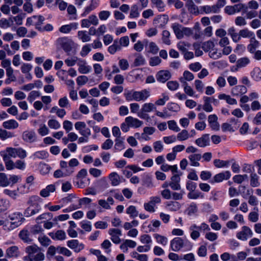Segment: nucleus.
<instances>
[{
  "label": "nucleus",
  "instance_id": "obj_1",
  "mask_svg": "<svg viewBox=\"0 0 261 261\" xmlns=\"http://www.w3.org/2000/svg\"><path fill=\"white\" fill-rule=\"evenodd\" d=\"M40 198L38 196H31L27 202L29 206L23 212L24 216L26 217L32 216L39 213L41 210V205L39 203Z\"/></svg>",
  "mask_w": 261,
  "mask_h": 261
},
{
  "label": "nucleus",
  "instance_id": "obj_2",
  "mask_svg": "<svg viewBox=\"0 0 261 261\" xmlns=\"http://www.w3.org/2000/svg\"><path fill=\"white\" fill-rule=\"evenodd\" d=\"M8 218L11 221L10 225L8 227L6 224L4 225V229L11 230L20 226L24 221V218L20 212H15L8 215Z\"/></svg>",
  "mask_w": 261,
  "mask_h": 261
},
{
  "label": "nucleus",
  "instance_id": "obj_3",
  "mask_svg": "<svg viewBox=\"0 0 261 261\" xmlns=\"http://www.w3.org/2000/svg\"><path fill=\"white\" fill-rule=\"evenodd\" d=\"M156 109L155 105L151 102L144 103L141 107V110L138 113V116L140 118L148 120L149 117L148 113H150Z\"/></svg>",
  "mask_w": 261,
  "mask_h": 261
},
{
  "label": "nucleus",
  "instance_id": "obj_4",
  "mask_svg": "<svg viewBox=\"0 0 261 261\" xmlns=\"http://www.w3.org/2000/svg\"><path fill=\"white\" fill-rule=\"evenodd\" d=\"M57 45L66 53L70 52L74 47V42L67 37H61L57 40Z\"/></svg>",
  "mask_w": 261,
  "mask_h": 261
},
{
  "label": "nucleus",
  "instance_id": "obj_5",
  "mask_svg": "<svg viewBox=\"0 0 261 261\" xmlns=\"http://www.w3.org/2000/svg\"><path fill=\"white\" fill-rule=\"evenodd\" d=\"M189 242L186 241L179 237H176L172 240L170 242V247L172 251L177 252L183 248Z\"/></svg>",
  "mask_w": 261,
  "mask_h": 261
},
{
  "label": "nucleus",
  "instance_id": "obj_6",
  "mask_svg": "<svg viewBox=\"0 0 261 261\" xmlns=\"http://www.w3.org/2000/svg\"><path fill=\"white\" fill-rule=\"evenodd\" d=\"M22 139L25 143H33L37 141V136L33 130H27L22 134Z\"/></svg>",
  "mask_w": 261,
  "mask_h": 261
},
{
  "label": "nucleus",
  "instance_id": "obj_7",
  "mask_svg": "<svg viewBox=\"0 0 261 261\" xmlns=\"http://www.w3.org/2000/svg\"><path fill=\"white\" fill-rule=\"evenodd\" d=\"M242 10H244L246 11V10H247V7L246 6L245 4L241 3L232 6H227L225 7L224 9L225 13L228 15L234 14L237 12H240Z\"/></svg>",
  "mask_w": 261,
  "mask_h": 261
},
{
  "label": "nucleus",
  "instance_id": "obj_8",
  "mask_svg": "<svg viewBox=\"0 0 261 261\" xmlns=\"http://www.w3.org/2000/svg\"><path fill=\"white\" fill-rule=\"evenodd\" d=\"M253 235V232L251 229L246 226L242 227V230L237 234V237L238 239L245 241L248 237H251Z\"/></svg>",
  "mask_w": 261,
  "mask_h": 261
},
{
  "label": "nucleus",
  "instance_id": "obj_9",
  "mask_svg": "<svg viewBox=\"0 0 261 261\" xmlns=\"http://www.w3.org/2000/svg\"><path fill=\"white\" fill-rule=\"evenodd\" d=\"M109 234L111 236V239L115 244H119L121 242L120 236L122 235L120 229L111 228L109 230Z\"/></svg>",
  "mask_w": 261,
  "mask_h": 261
},
{
  "label": "nucleus",
  "instance_id": "obj_10",
  "mask_svg": "<svg viewBox=\"0 0 261 261\" xmlns=\"http://www.w3.org/2000/svg\"><path fill=\"white\" fill-rule=\"evenodd\" d=\"M77 64L79 66L78 70L80 73L87 74L91 70V66L87 65L85 60L79 59Z\"/></svg>",
  "mask_w": 261,
  "mask_h": 261
},
{
  "label": "nucleus",
  "instance_id": "obj_11",
  "mask_svg": "<svg viewBox=\"0 0 261 261\" xmlns=\"http://www.w3.org/2000/svg\"><path fill=\"white\" fill-rule=\"evenodd\" d=\"M195 144L200 147H204L210 145V140L208 134H205L195 141Z\"/></svg>",
  "mask_w": 261,
  "mask_h": 261
},
{
  "label": "nucleus",
  "instance_id": "obj_12",
  "mask_svg": "<svg viewBox=\"0 0 261 261\" xmlns=\"http://www.w3.org/2000/svg\"><path fill=\"white\" fill-rule=\"evenodd\" d=\"M171 77V73L168 70H160L156 74V79L161 83H165Z\"/></svg>",
  "mask_w": 261,
  "mask_h": 261
},
{
  "label": "nucleus",
  "instance_id": "obj_13",
  "mask_svg": "<svg viewBox=\"0 0 261 261\" xmlns=\"http://www.w3.org/2000/svg\"><path fill=\"white\" fill-rule=\"evenodd\" d=\"M247 92V88L244 85H237L231 89V94L233 96H240L245 94Z\"/></svg>",
  "mask_w": 261,
  "mask_h": 261
},
{
  "label": "nucleus",
  "instance_id": "obj_14",
  "mask_svg": "<svg viewBox=\"0 0 261 261\" xmlns=\"http://www.w3.org/2000/svg\"><path fill=\"white\" fill-rule=\"evenodd\" d=\"M180 181L179 175L174 174L171 177V181L169 182V186L173 190H179L181 189Z\"/></svg>",
  "mask_w": 261,
  "mask_h": 261
},
{
  "label": "nucleus",
  "instance_id": "obj_15",
  "mask_svg": "<svg viewBox=\"0 0 261 261\" xmlns=\"http://www.w3.org/2000/svg\"><path fill=\"white\" fill-rule=\"evenodd\" d=\"M67 246L73 249L75 252H79L84 248V245L82 243H79L77 240H72L68 241L67 243Z\"/></svg>",
  "mask_w": 261,
  "mask_h": 261
},
{
  "label": "nucleus",
  "instance_id": "obj_16",
  "mask_svg": "<svg viewBox=\"0 0 261 261\" xmlns=\"http://www.w3.org/2000/svg\"><path fill=\"white\" fill-rule=\"evenodd\" d=\"M125 121L126 123L128 124L131 127L138 128L141 126L143 124V121L132 116L126 117Z\"/></svg>",
  "mask_w": 261,
  "mask_h": 261
},
{
  "label": "nucleus",
  "instance_id": "obj_17",
  "mask_svg": "<svg viewBox=\"0 0 261 261\" xmlns=\"http://www.w3.org/2000/svg\"><path fill=\"white\" fill-rule=\"evenodd\" d=\"M136 101H145L150 95V92L147 89H143L141 91H135Z\"/></svg>",
  "mask_w": 261,
  "mask_h": 261
},
{
  "label": "nucleus",
  "instance_id": "obj_18",
  "mask_svg": "<svg viewBox=\"0 0 261 261\" xmlns=\"http://www.w3.org/2000/svg\"><path fill=\"white\" fill-rule=\"evenodd\" d=\"M231 176L230 172L229 171H226L215 175L213 177L214 182H220L223 180H227Z\"/></svg>",
  "mask_w": 261,
  "mask_h": 261
},
{
  "label": "nucleus",
  "instance_id": "obj_19",
  "mask_svg": "<svg viewBox=\"0 0 261 261\" xmlns=\"http://www.w3.org/2000/svg\"><path fill=\"white\" fill-rule=\"evenodd\" d=\"M208 122L211 128L215 130H218L220 128V125L218 122V117L216 115H210L208 117Z\"/></svg>",
  "mask_w": 261,
  "mask_h": 261
},
{
  "label": "nucleus",
  "instance_id": "obj_20",
  "mask_svg": "<svg viewBox=\"0 0 261 261\" xmlns=\"http://www.w3.org/2000/svg\"><path fill=\"white\" fill-rule=\"evenodd\" d=\"M16 153H17V148H13V147H7L6 150L0 152V155L4 157L5 155H7L8 159H10L11 158H16Z\"/></svg>",
  "mask_w": 261,
  "mask_h": 261
},
{
  "label": "nucleus",
  "instance_id": "obj_21",
  "mask_svg": "<svg viewBox=\"0 0 261 261\" xmlns=\"http://www.w3.org/2000/svg\"><path fill=\"white\" fill-rule=\"evenodd\" d=\"M171 28L177 39H181L183 38L182 29H184V27L182 25L178 23H174L172 24Z\"/></svg>",
  "mask_w": 261,
  "mask_h": 261
},
{
  "label": "nucleus",
  "instance_id": "obj_22",
  "mask_svg": "<svg viewBox=\"0 0 261 261\" xmlns=\"http://www.w3.org/2000/svg\"><path fill=\"white\" fill-rule=\"evenodd\" d=\"M99 4V0H91L90 5L86 7L85 11L82 14V16H85L88 14L91 11L95 10Z\"/></svg>",
  "mask_w": 261,
  "mask_h": 261
},
{
  "label": "nucleus",
  "instance_id": "obj_23",
  "mask_svg": "<svg viewBox=\"0 0 261 261\" xmlns=\"http://www.w3.org/2000/svg\"><path fill=\"white\" fill-rule=\"evenodd\" d=\"M143 43H145L147 52L151 53L153 55L156 54L159 50V48L157 45L153 42H149L148 44L147 40H144Z\"/></svg>",
  "mask_w": 261,
  "mask_h": 261
},
{
  "label": "nucleus",
  "instance_id": "obj_24",
  "mask_svg": "<svg viewBox=\"0 0 261 261\" xmlns=\"http://www.w3.org/2000/svg\"><path fill=\"white\" fill-rule=\"evenodd\" d=\"M189 160L190 162V165L193 167H198L200 166V164L198 162L201 159V155L199 153H195L190 155L188 157Z\"/></svg>",
  "mask_w": 261,
  "mask_h": 261
},
{
  "label": "nucleus",
  "instance_id": "obj_25",
  "mask_svg": "<svg viewBox=\"0 0 261 261\" xmlns=\"http://www.w3.org/2000/svg\"><path fill=\"white\" fill-rule=\"evenodd\" d=\"M18 126V123L14 119L6 121L3 123V127L8 129H16Z\"/></svg>",
  "mask_w": 261,
  "mask_h": 261
},
{
  "label": "nucleus",
  "instance_id": "obj_26",
  "mask_svg": "<svg viewBox=\"0 0 261 261\" xmlns=\"http://www.w3.org/2000/svg\"><path fill=\"white\" fill-rule=\"evenodd\" d=\"M19 238L25 243H30L32 241L30 232L27 229L21 230L19 233Z\"/></svg>",
  "mask_w": 261,
  "mask_h": 261
},
{
  "label": "nucleus",
  "instance_id": "obj_27",
  "mask_svg": "<svg viewBox=\"0 0 261 261\" xmlns=\"http://www.w3.org/2000/svg\"><path fill=\"white\" fill-rule=\"evenodd\" d=\"M49 236L53 240H64L66 239V233L62 230H59L55 233L50 232L49 233Z\"/></svg>",
  "mask_w": 261,
  "mask_h": 261
},
{
  "label": "nucleus",
  "instance_id": "obj_28",
  "mask_svg": "<svg viewBox=\"0 0 261 261\" xmlns=\"http://www.w3.org/2000/svg\"><path fill=\"white\" fill-rule=\"evenodd\" d=\"M6 257L8 258L17 257L19 254L18 248L16 246L8 248L6 251Z\"/></svg>",
  "mask_w": 261,
  "mask_h": 261
},
{
  "label": "nucleus",
  "instance_id": "obj_29",
  "mask_svg": "<svg viewBox=\"0 0 261 261\" xmlns=\"http://www.w3.org/2000/svg\"><path fill=\"white\" fill-rule=\"evenodd\" d=\"M194 78V74L191 72L186 70L183 73V76L179 79L181 84L187 83V81H191Z\"/></svg>",
  "mask_w": 261,
  "mask_h": 261
},
{
  "label": "nucleus",
  "instance_id": "obj_30",
  "mask_svg": "<svg viewBox=\"0 0 261 261\" xmlns=\"http://www.w3.org/2000/svg\"><path fill=\"white\" fill-rule=\"evenodd\" d=\"M55 190V185H49L40 191V195L43 197H46L49 195L50 192H54Z\"/></svg>",
  "mask_w": 261,
  "mask_h": 261
},
{
  "label": "nucleus",
  "instance_id": "obj_31",
  "mask_svg": "<svg viewBox=\"0 0 261 261\" xmlns=\"http://www.w3.org/2000/svg\"><path fill=\"white\" fill-rule=\"evenodd\" d=\"M109 178L113 186H117L120 183V177L116 172H112L109 174Z\"/></svg>",
  "mask_w": 261,
  "mask_h": 261
},
{
  "label": "nucleus",
  "instance_id": "obj_32",
  "mask_svg": "<svg viewBox=\"0 0 261 261\" xmlns=\"http://www.w3.org/2000/svg\"><path fill=\"white\" fill-rule=\"evenodd\" d=\"M259 43L254 37H251L250 43L248 45V50L251 53L255 52V49L259 46Z\"/></svg>",
  "mask_w": 261,
  "mask_h": 261
},
{
  "label": "nucleus",
  "instance_id": "obj_33",
  "mask_svg": "<svg viewBox=\"0 0 261 261\" xmlns=\"http://www.w3.org/2000/svg\"><path fill=\"white\" fill-rule=\"evenodd\" d=\"M228 34L230 36L232 40L234 42H238L241 39L240 34H238L236 32V30L234 27H231L228 29Z\"/></svg>",
  "mask_w": 261,
  "mask_h": 261
},
{
  "label": "nucleus",
  "instance_id": "obj_34",
  "mask_svg": "<svg viewBox=\"0 0 261 261\" xmlns=\"http://www.w3.org/2000/svg\"><path fill=\"white\" fill-rule=\"evenodd\" d=\"M218 98L220 99L225 100L227 103L229 105H233L237 104V101L236 99L231 98L230 95H226L224 93L219 94L218 95Z\"/></svg>",
  "mask_w": 261,
  "mask_h": 261
},
{
  "label": "nucleus",
  "instance_id": "obj_35",
  "mask_svg": "<svg viewBox=\"0 0 261 261\" xmlns=\"http://www.w3.org/2000/svg\"><path fill=\"white\" fill-rule=\"evenodd\" d=\"M77 24L76 23H70V24L62 25L59 29L60 32L63 33H69L72 29H76Z\"/></svg>",
  "mask_w": 261,
  "mask_h": 261
},
{
  "label": "nucleus",
  "instance_id": "obj_36",
  "mask_svg": "<svg viewBox=\"0 0 261 261\" xmlns=\"http://www.w3.org/2000/svg\"><path fill=\"white\" fill-rule=\"evenodd\" d=\"M74 172V170L66 169L65 173L63 172L61 170H57L54 172V176L56 178L62 177L65 176H68Z\"/></svg>",
  "mask_w": 261,
  "mask_h": 261
},
{
  "label": "nucleus",
  "instance_id": "obj_37",
  "mask_svg": "<svg viewBox=\"0 0 261 261\" xmlns=\"http://www.w3.org/2000/svg\"><path fill=\"white\" fill-rule=\"evenodd\" d=\"M2 158L7 170H11L15 169V162L10 159H8L6 155Z\"/></svg>",
  "mask_w": 261,
  "mask_h": 261
},
{
  "label": "nucleus",
  "instance_id": "obj_38",
  "mask_svg": "<svg viewBox=\"0 0 261 261\" xmlns=\"http://www.w3.org/2000/svg\"><path fill=\"white\" fill-rule=\"evenodd\" d=\"M121 47L119 43L118 40H115L113 44L108 48V51L111 54H114L117 51L120 50Z\"/></svg>",
  "mask_w": 261,
  "mask_h": 261
},
{
  "label": "nucleus",
  "instance_id": "obj_39",
  "mask_svg": "<svg viewBox=\"0 0 261 261\" xmlns=\"http://www.w3.org/2000/svg\"><path fill=\"white\" fill-rule=\"evenodd\" d=\"M33 18H34V19L37 20V21L36 22H35V25L36 29L39 31H42L41 24H43V21L45 20L44 17L41 15H39V16L34 15V16H33Z\"/></svg>",
  "mask_w": 261,
  "mask_h": 261
},
{
  "label": "nucleus",
  "instance_id": "obj_40",
  "mask_svg": "<svg viewBox=\"0 0 261 261\" xmlns=\"http://www.w3.org/2000/svg\"><path fill=\"white\" fill-rule=\"evenodd\" d=\"M79 38L83 42L90 41L91 37L86 31H80L77 33Z\"/></svg>",
  "mask_w": 261,
  "mask_h": 261
},
{
  "label": "nucleus",
  "instance_id": "obj_41",
  "mask_svg": "<svg viewBox=\"0 0 261 261\" xmlns=\"http://www.w3.org/2000/svg\"><path fill=\"white\" fill-rule=\"evenodd\" d=\"M10 185V181L7 175L4 173H0V186L7 187Z\"/></svg>",
  "mask_w": 261,
  "mask_h": 261
},
{
  "label": "nucleus",
  "instance_id": "obj_42",
  "mask_svg": "<svg viewBox=\"0 0 261 261\" xmlns=\"http://www.w3.org/2000/svg\"><path fill=\"white\" fill-rule=\"evenodd\" d=\"M251 77L255 81H258L261 79V70L255 67L250 73Z\"/></svg>",
  "mask_w": 261,
  "mask_h": 261
},
{
  "label": "nucleus",
  "instance_id": "obj_43",
  "mask_svg": "<svg viewBox=\"0 0 261 261\" xmlns=\"http://www.w3.org/2000/svg\"><path fill=\"white\" fill-rule=\"evenodd\" d=\"M126 213L128 214L130 218H134L137 217L139 213L137 211L136 207L134 205H130L127 208Z\"/></svg>",
  "mask_w": 261,
  "mask_h": 261
},
{
  "label": "nucleus",
  "instance_id": "obj_44",
  "mask_svg": "<svg viewBox=\"0 0 261 261\" xmlns=\"http://www.w3.org/2000/svg\"><path fill=\"white\" fill-rule=\"evenodd\" d=\"M166 206L171 211H178L180 207L179 203L177 201H169L167 202Z\"/></svg>",
  "mask_w": 261,
  "mask_h": 261
},
{
  "label": "nucleus",
  "instance_id": "obj_45",
  "mask_svg": "<svg viewBox=\"0 0 261 261\" xmlns=\"http://www.w3.org/2000/svg\"><path fill=\"white\" fill-rule=\"evenodd\" d=\"M190 137V134L188 130L183 129L177 135V139L179 141L187 140Z\"/></svg>",
  "mask_w": 261,
  "mask_h": 261
},
{
  "label": "nucleus",
  "instance_id": "obj_46",
  "mask_svg": "<svg viewBox=\"0 0 261 261\" xmlns=\"http://www.w3.org/2000/svg\"><path fill=\"white\" fill-rule=\"evenodd\" d=\"M214 164L217 168L227 167L229 165V162L216 159L214 161Z\"/></svg>",
  "mask_w": 261,
  "mask_h": 261
},
{
  "label": "nucleus",
  "instance_id": "obj_47",
  "mask_svg": "<svg viewBox=\"0 0 261 261\" xmlns=\"http://www.w3.org/2000/svg\"><path fill=\"white\" fill-rule=\"evenodd\" d=\"M201 9L204 11L206 13H218L219 11L218 10V7L216 6L215 5L210 6H203Z\"/></svg>",
  "mask_w": 261,
  "mask_h": 261
},
{
  "label": "nucleus",
  "instance_id": "obj_48",
  "mask_svg": "<svg viewBox=\"0 0 261 261\" xmlns=\"http://www.w3.org/2000/svg\"><path fill=\"white\" fill-rule=\"evenodd\" d=\"M154 237L158 243H160L163 246L167 245L168 242V239L166 237L161 236L158 233H155L154 234Z\"/></svg>",
  "mask_w": 261,
  "mask_h": 261
},
{
  "label": "nucleus",
  "instance_id": "obj_49",
  "mask_svg": "<svg viewBox=\"0 0 261 261\" xmlns=\"http://www.w3.org/2000/svg\"><path fill=\"white\" fill-rule=\"evenodd\" d=\"M125 99L127 101L135 100L136 101L135 91H127L124 93Z\"/></svg>",
  "mask_w": 261,
  "mask_h": 261
},
{
  "label": "nucleus",
  "instance_id": "obj_50",
  "mask_svg": "<svg viewBox=\"0 0 261 261\" xmlns=\"http://www.w3.org/2000/svg\"><path fill=\"white\" fill-rule=\"evenodd\" d=\"M13 137H14V135L12 133L0 128V138L2 140H5L8 138H12Z\"/></svg>",
  "mask_w": 261,
  "mask_h": 261
},
{
  "label": "nucleus",
  "instance_id": "obj_51",
  "mask_svg": "<svg viewBox=\"0 0 261 261\" xmlns=\"http://www.w3.org/2000/svg\"><path fill=\"white\" fill-rule=\"evenodd\" d=\"M250 62V60L247 57H243L239 59L237 62L238 68H242L246 66Z\"/></svg>",
  "mask_w": 261,
  "mask_h": 261
},
{
  "label": "nucleus",
  "instance_id": "obj_52",
  "mask_svg": "<svg viewBox=\"0 0 261 261\" xmlns=\"http://www.w3.org/2000/svg\"><path fill=\"white\" fill-rule=\"evenodd\" d=\"M182 86L186 94L190 96H193L194 95V91L191 86L188 85V83H184V84H182Z\"/></svg>",
  "mask_w": 261,
  "mask_h": 261
},
{
  "label": "nucleus",
  "instance_id": "obj_53",
  "mask_svg": "<svg viewBox=\"0 0 261 261\" xmlns=\"http://www.w3.org/2000/svg\"><path fill=\"white\" fill-rule=\"evenodd\" d=\"M250 185L252 187H256L259 185L258 176L255 173H251L250 175Z\"/></svg>",
  "mask_w": 261,
  "mask_h": 261
},
{
  "label": "nucleus",
  "instance_id": "obj_54",
  "mask_svg": "<svg viewBox=\"0 0 261 261\" xmlns=\"http://www.w3.org/2000/svg\"><path fill=\"white\" fill-rule=\"evenodd\" d=\"M197 211L198 208L197 204L194 202L191 203L186 210L187 214L189 216L195 214L196 213H197Z\"/></svg>",
  "mask_w": 261,
  "mask_h": 261
},
{
  "label": "nucleus",
  "instance_id": "obj_55",
  "mask_svg": "<svg viewBox=\"0 0 261 261\" xmlns=\"http://www.w3.org/2000/svg\"><path fill=\"white\" fill-rule=\"evenodd\" d=\"M186 6L189 11L192 13H195L198 11L197 6L194 4L192 0H188L186 3Z\"/></svg>",
  "mask_w": 261,
  "mask_h": 261
},
{
  "label": "nucleus",
  "instance_id": "obj_56",
  "mask_svg": "<svg viewBox=\"0 0 261 261\" xmlns=\"http://www.w3.org/2000/svg\"><path fill=\"white\" fill-rule=\"evenodd\" d=\"M139 7L135 4L131 7L129 17L130 18H137L139 16Z\"/></svg>",
  "mask_w": 261,
  "mask_h": 261
},
{
  "label": "nucleus",
  "instance_id": "obj_57",
  "mask_svg": "<svg viewBox=\"0 0 261 261\" xmlns=\"http://www.w3.org/2000/svg\"><path fill=\"white\" fill-rule=\"evenodd\" d=\"M188 197L191 199H196L203 198V195L199 191H191L188 194Z\"/></svg>",
  "mask_w": 261,
  "mask_h": 261
},
{
  "label": "nucleus",
  "instance_id": "obj_58",
  "mask_svg": "<svg viewBox=\"0 0 261 261\" xmlns=\"http://www.w3.org/2000/svg\"><path fill=\"white\" fill-rule=\"evenodd\" d=\"M40 251V248L36 245L29 246L25 248V251L28 254L34 255V254Z\"/></svg>",
  "mask_w": 261,
  "mask_h": 261
},
{
  "label": "nucleus",
  "instance_id": "obj_59",
  "mask_svg": "<svg viewBox=\"0 0 261 261\" xmlns=\"http://www.w3.org/2000/svg\"><path fill=\"white\" fill-rule=\"evenodd\" d=\"M239 34L240 35V38H250L254 35L253 32L250 31L248 29H244L243 30H241L239 31Z\"/></svg>",
  "mask_w": 261,
  "mask_h": 261
},
{
  "label": "nucleus",
  "instance_id": "obj_60",
  "mask_svg": "<svg viewBox=\"0 0 261 261\" xmlns=\"http://www.w3.org/2000/svg\"><path fill=\"white\" fill-rule=\"evenodd\" d=\"M215 46L214 43L212 41H207L202 43V48L205 51H208Z\"/></svg>",
  "mask_w": 261,
  "mask_h": 261
},
{
  "label": "nucleus",
  "instance_id": "obj_61",
  "mask_svg": "<svg viewBox=\"0 0 261 261\" xmlns=\"http://www.w3.org/2000/svg\"><path fill=\"white\" fill-rule=\"evenodd\" d=\"M48 155L47 152L41 150L35 152L34 153L33 156L34 158L43 159L46 158L48 156Z\"/></svg>",
  "mask_w": 261,
  "mask_h": 261
},
{
  "label": "nucleus",
  "instance_id": "obj_62",
  "mask_svg": "<svg viewBox=\"0 0 261 261\" xmlns=\"http://www.w3.org/2000/svg\"><path fill=\"white\" fill-rule=\"evenodd\" d=\"M145 63V60L144 58L141 55H138L137 56L136 58L135 59L134 64L135 66H139L143 65Z\"/></svg>",
  "mask_w": 261,
  "mask_h": 261
},
{
  "label": "nucleus",
  "instance_id": "obj_63",
  "mask_svg": "<svg viewBox=\"0 0 261 261\" xmlns=\"http://www.w3.org/2000/svg\"><path fill=\"white\" fill-rule=\"evenodd\" d=\"M152 3L155 6L160 12L164 10V4L162 0H151Z\"/></svg>",
  "mask_w": 261,
  "mask_h": 261
},
{
  "label": "nucleus",
  "instance_id": "obj_64",
  "mask_svg": "<svg viewBox=\"0 0 261 261\" xmlns=\"http://www.w3.org/2000/svg\"><path fill=\"white\" fill-rule=\"evenodd\" d=\"M48 125L51 128L57 129L61 126L60 123L56 119H50L48 121Z\"/></svg>",
  "mask_w": 261,
  "mask_h": 261
}]
</instances>
